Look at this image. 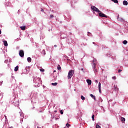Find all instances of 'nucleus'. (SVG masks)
Instances as JSON below:
<instances>
[{"label":"nucleus","mask_w":128,"mask_h":128,"mask_svg":"<svg viewBox=\"0 0 128 128\" xmlns=\"http://www.w3.org/2000/svg\"><path fill=\"white\" fill-rule=\"evenodd\" d=\"M57 112V111H56V110H55V111H54V112Z\"/></svg>","instance_id":"864d4df0"},{"label":"nucleus","mask_w":128,"mask_h":128,"mask_svg":"<svg viewBox=\"0 0 128 128\" xmlns=\"http://www.w3.org/2000/svg\"><path fill=\"white\" fill-rule=\"evenodd\" d=\"M40 128V127L38 126V128Z\"/></svg>","instance_id":"5fc2aeb1"},{"label":"nucleus","mask_w":128,"mask_h":128,"mask_svg":"<svg viewBox=\"0 0 128 128\" xmlns=\"http://www.w3.org/2000/svg\"><path fill=\"white\" fill-rule=\"evenodd\" d=\"M11 102L15 106H18V104H20V100H18L17 101H16V98H14Z\"/></svg>","instance_id":"7ed1b4c3"},{"label":"nucleus","mask_w":128,"mask_h":128,"mask_svg":"<svg viewBox=\"0 0 128 128\" xmlns=\"http://www.w3.org/2000/svg\"><path fill=\"white\" fill-rule=\"evenodd\" d=\"M52 86H58V82L52 83Z\"/></svg>","instance_id":"5701e85b"},{"label":"nucleus","mask_w":128,"mask_h":128,"mask_svg":"<svg viewBox=\"0 0 128 128\" xmlns=\"http://www.w3.org/2000/svg\"><path fill=\"white\" fill-rule=\"evenodd\" d=\"M92 120H94V115L93 114L92 116Z\"/></svg>","instance_id":"cd10ccee"},{"label":"nucleus","mask_w":128,"mask_h":128,"mask_svg":"<svg viewBox=\"0 0 128 128\" xmlns=\"http://www.w3.org/2000/svg\"><path fill=\"white\" fill-rule=\"evenodd\" d=\"M40 72H44V69H40Z\"/></svg>","instance_id":"e433bc0d"},{"label":"nucleus","mask_w":128,"mask_h":128,"mask_svg":"<svg viewBox=\"0 0 128 128\" xmlns=\"http://www.w3.org/2000/svg\"><path fill=\"white\" fill-rule=\"evenodd\" d=\"M123 4H124V6H128V1L124 0L123 1Z\"/></svg>","instance_id":"ddd939ff"},{"label":"nucleus","mask_w":128,"mask_h":128,"mask_svg":"<svg viewBox=\"0 0 128 128\" xmlns=\"http://www.w3.org/2000/svg\"><path fill=\"white\" fill-rule=\"evenodd\" d=\"M11 4H12L10 2L6 3V8H8V6L10 7Z\"/></svg>","instance_id":"4468645a"},{"label":"nucleus","mask_w":128,"mask_h":128,"mask_svg":"<svg viewBox=\"0 0 128 128\" xmlns=\"http://www.w3.org/2000/svg\"><path fill=\"white\" fill-rule=\"evenodd\" d=\"M93 44H94V42H92Z\"/></svg>","instance_id":"de8ad7c7"},{"label":"nucleus","mask_w":128,"mask_h":128,"mask_svg":"<svg viewBox=\"0 0 128 128\" xmlns=\"http://www.w3.org/2000/svg\"><path fill=\"white\" fill-rule=\"evenodd\" d=\"M42 54H43L44 56H46V50H42Z\"/></svg>","instance_id":"393cba45"},{"label":"nucleus","mask_w":128,"mask_h":128,"mask_svg":"<svg viewBox=\"0 0 128 128\" xmlns=\"http://www.w3.org/2000/svg\"><path fill=\"white\" fill-rule=\"evenodd\" d=\"M92 68L94 73L96 74V72H98V68H96V59L94 58L92 60Z\"/></svg>","instance_id":"f03ea898"},{"label":"nucleus","mask_w":128,"mask_h":128,"mask_svg":"<svg viewBox=\"0 0 128 128\" xmlns=\"http://www.w3.org/2000/svg\"><path fill=\"white\" fill-rule=\"evenodd\" d=\"M96 128H100V126L98 124L96 125Z\"/></svg>","instance_id":"72a5a7b5"},{"label":"nucleus","mask_w":128,"mask_h":128,"mask_svg":"<svg viewBox=\"0 0 128 128\" xmlns=\"http://www.w3.org/2000/svg\"><path fill=\"white\" fill-rule=\"evenodd\" d=\"M74 76V70H69V72H68V80L72 78V76Z\"/></svg>","instance_id":"20e7f679"},{"label":"nucleus","mask_w":128,"mask_h":128,"mask_svg":"<svg viewBox=\"0 0 128 128\" xmlns=\"http://www.w3.org/2000/svg\"><path fill=\"white\" fill-rule=\"evenodd\" d=\"M19 55L21 58H24V50H20L19 52Z\"/></svg>","instance_id":"0eeeda50"},{"label":"nucleus","mask_w":128,"mask_h":128,"mask_svg":"<svg viewBox=\"0 0 128 128\" xmlns=\"http://www.w3.org/2000/svg\"><path fill=\"white\" fill-rule=\"evenodd\" d=\"M2 81L0 82V86H2Z\"/></svg>","instance_id":"58836bf2"},{"label":"nucleus","mask_w":128,"mask_h":128,"mask_svg":"<svg viewBox=\"0 0 128 128\" xmlns=\"http://www.w3.org/2000/svg\"><path fill=\"white\" fill-rule=\"evenodd\" d=\"M66 38V35L64 34H62L61 35V38Z\"/></svg>","instance_id":"2eb2a0df"},{"label":"nucleus","mask_w":128,"mask_h":128,"mask_svg":"<svg viewBox=\"0 0 128 128\" xmlns=\"http://www.w3.org/2000/svg\"><path fill=\"white\" fill-rule=\"evenodd\" d=\"M91 10H93L94 12H98V14L99 12H100V10H98V8L95 6H91Z\"/></svg>","instance_id":"39448f33"},{"label":"nucleus","mask_w":128,"mask_h":128,"mask_svg":"<svg viewBox=\"0 0 128 128\" xmlns=\"http://www.w3.org/2000/svg\"><path fill=\"white\" fill-rule=\"evenodd\" d=\"M5 118H6V120H7L6 116H5Z\"/></svg>","instance_id":"8fccbe9b"},{"label":"nucleus","mask_w":128,"mask_h":128,"mask_svg":"<svg viewBox=\"0 0 128 128\" xmlns=\"http://www.w3.org/2000/svg\"><path fill=\"white\" fill-rule=\"evenodd\" d=\"M86 82L88 83V86H90V84H92V80L88 79L86 80Z\"/></svg>","instance_id":"1a4fd4ad"},{"label":"nucleus","mask_w":128,"mask_h":128,"mask_svg":"<svg viewBox=\"0 0 128 128\" xmlns=\"http://www.w3.org/2000/svg\"><path fill=\"white\" fill-rule=\"evenodd\" d=\"M54 18V15H52V14H50V18Z\"/></svg>","instance_id":"2f4dec72"},{"label":"nucleus","mask_w":128,"mask_h":128,"mask_svg":"<svg viewBox=\"0 0 128 128\" xmlns=\"http://www.w3.org/2000/svg\"><path fill=\"white\" fill-rule=\"evenodd\" d=\"M81 100H86V98H84V96H82Z\"/></svg>","instance_id":"b1692460"},{"label":"nucleus","mask_w":128,"mask_h":128,"mask_svg":"<svg viewBox=\"0 0 128 128\" xmlns=\"http://www.w3.org/2000/svg\"><path fill=\"white\" fill-rule=\"evenodd\" d=\"M54 46V48H56V47L58 46H56V44H55V45Z\"/></svg>","instance_id":"37998d69"},{"label":"nucleus","mask_w":128,"mask_h":128,"mask_svg":"<svg viewBox=\"0 0 128 128\" xmlns=\"http://www.w3.org/2000/svg\"><path fill=\"white\" fill-rule=\"evenodd\" d=\"M112 2H114L115 4H118V0H111Z\"/></svg>","instance_id":"aec40b11"},{"label":"nucleus","mask_w":128,"mask_h":128,"mask_svg":"<svg viewBox=\"0 0 128 128\" xmlns=\"http://www.w3.org/2000/svg\"><path fill=\"white\" fill-rule=\"evenodd\" d=\"M88 36H92V33L88 32Z\"/></svg>","instance_id":"bb28decb"},{"label":"nucleus","mask_w":128,"mask_h":128,"mask_svg":"<svg viewBox=\"0 0 128 128\" xmlns=\"http://www.w3.org/2000/svg\"><path fill=\"white\" fill-rule=\"evenodd\" d=\"M57 68H58V70H60L62 69V68L60 67V66H58V67H57Z\"/></svg>","instance_id":"c756f323"},{"label":"nucleus","mask_w":128,"mask_h":128,"mask_svg":"<svg viewBox=\"0 0 128 128\" xmlns=\"http://www.w3.org/2000/svg\"><path fill=\"white\" fill-rule=\"evenodd\" d=\"M8 62H10V60H4L5 64H8Z\"/></svg>","instance_id":"c85d7f7f"},{"label":"nucleus","mask_w":128,"mask_h":128,"mask_svg":"<svg viewBox=\"0 0 128 128\" xmlns=\"http://www.w3.org/2000/svg\"><path fill=\"white\" fill-rule=\"evenodd\" d=\"M96 82H98V80H96Z\"/></svg>","instance_id":"603ef678"},{"label":"nucleus","mask_w":128,"mask_h":128,"mask_svg":"<svg viewBox=\"0 0 128 128\" xmlns=\"http://www.w3.org/2000/svg\"><path fill=\"white\" fill-rule=\"evenodd\" d=\"M101 102H102V99L101 100Z\"/></svg>","instance_id":"09e8293b"},{"label":"nucleus","mask_w":128,"mask_h":128,"mask_svg":"<svg viewBox=\"0 0 128 128\" xmlns=\"http://www.w3.org/2000/svg\"><path fill=\"white\" fill-rule=\"evenodd\" d=\"M2 34V30H0V34Z\"/></svg>","instance_id":"a18cd8bd"},{"label":"nucleus","mask_w":128,"mask_h":128,"mask_svg":"<svg viewBox=\"0 0 128 128\" xmlns=\"http://www.w3.org/2000/svg\"><path fill=\"white\" fill-rule=\"evenodd\" d=\"M40 11L41 12H44V9L42 8Z\"/></svg>","instance_id":"c03bdc74"},{"label":"nucleus","mask_w":128,"mask_h":128,"mask_svg":"<svg viewBox=\"0 0 128 128\" xmlns=\"http://www.w3.org/2000/svg\"><path fill=\"white\" fill-rule=\"evenodd\" d=\"M98 14L100 16H101V18H108V16H106L104 14L102 13L101 11L98 12Z\"/></svg>","instance_id":"423d86ee"},{"label":"nucleus","mask_w":128,"mask_h":128,"mask_svg":"<svg viewBox=\"0 0 128 128\" xmlns=\"http://www.w3.org/2000/svg\"><path fill=\"white\" fill-rule=\"evenodd\" d=\"M20 28L22 30H26V26H21Z\"/></svg>","instance_id":"a211bd4d"},{"label":"nucleus","mask_w":128,"mask_h":128,"mask_svg":"<svg viewBox=\"0 0 128 128\" xmlns=\"http://www.w3.org/2000/svg\"><path fill=\"white\" fill-rule=\"evenodd\" d=\"M122 70L120 69V70H118V72H122Z\"/></svg>","instance_id":"4c0bfd02"},{"label":"nucleus","mask_w":128,"mask_h":128,"mask_svg":"<svg viewBox=\"0 0 128 128\" xmlns=\"http://www.w3.org/2000/svg\"><path fill=\"white\" fill-rule=\"evenodd\" d=\"M90 96H91L92 98H93L94 100H96V96H94V94H90Z\"/></svg>","instance_id":"f3484780"},{"label":"nucleus","mask_w":128,"mask_h":128,"mask_svg":"<svg viewBox=\"0 0 128 128\" xmlns=\"http://www.w3.org/2000/svg\"><path fill=\"white\" fill-rule=\"evenodd\" d=\"M60 114H64V112L62 111V110H61L60 111Z\"/></svg>","instance_id":"f704fd0d"},{"label":"nucleus","mask_w":128,"mask_h":128,"mask_svg":"<svg viewBox=\"0 0 128 128\" xmlns=\"http://www.w3.org/2000/svg\"><path fill=\"white\" fill-rule=\"evenodd\" d=\"M76 0H71V6H72V4H76Z\"/></svg>","instance_id":"9d476101"},{"label":"nucleus","mask_w":128,"mask_h":128,"mask_svg":"<svg viewBox=\"0 0 128 128\" xmlns=\"http://www.w3.org/2000/svg\"><path fill=\"white\" fill-rule=\"evenodd\" d=\"M122 44H128V41H126V40H124L123 41Z\"/></svg>","instance_id":"4be33fe9"},{"label":"nucleus","mask_w":128,"mask_h":128,"mask_svg":"<svg viewBox=\"0 0 128 128\" xmlns=\"http://www.w3.org/2000/svg\"><path fill=\"white\" fill-rule=\"evenodd\" d=\"M70 124H68V123H67L66 124V126L67 127V128H70Z\"/></svg>","instance_id":"7c9ffc66"},{"label":"nucleus","mask_w":128,"mask_h":128,"mask_svg":"<svg viewBox=\"0 0 128 128\" xmlns=\"http://www.w3.org/2000/svg\"><path fill=\"white\" fill-rule=\"evenodd\" d=\"M18 66H16L14 68V72H18Z\"/></svg>","instance_id":"6ab92c4d"},{"label":"nucleus","mask_w":128,"mask_h":128,"mask_svg":"<svg viewBox=\"0 0 128 128\" xmlns=\"http://www.w3.org/2000/svg\"><path fill=\"white\" fill-rule=\"evenodd\" d=\"M120 120L121 122H126V118H124V117H122L120 118Z\"/></svg>","instance_id":"412c9836"},{"label":"nucleus","mask_w":128,"mask_h":128,"mask_svg":"<svg viewBox=\"0 0 128 128\" xmlns=\"http://www.w3.org/2000/svg\"><path fill=\"white\" fill-rule=\"evenodd\" d=\"M117 20H118L119 22H124V18H120V15H118Z\"/></svg>","instance_id":"6e6552de"},{"label":"nucleus","mask_w":128,"mask_h":128,"mask_svg":"<svg viewBox=\"0 0 128 128\" xmlns=\"http://www.w3.org/2000/svg\"><path fill=\"white\" fill-rule=\"evenodd\" d=\"M81 70H82V72H84V68H81Z\"/></svg>","instance_id":"79ce46f5"},{"label":"nucleus","mask_w":128,"mask_h":128,"mask_svg":"<svg viewBox=\"0 0 128 128\" xmlns=\"http://www.w3.org/2000/svg\"><path fill=\"white\" fill-rule=\"evenodd\" d=\"M64 48V46H62V44H61V48Z\"/></svg>","instance_id":"ea45409f"},{"label":"nucleus","mask_w":128,"mask_h":128,"mask_svg":"<svg viewBox=\"0 0 128 128\" xmlns=\"http://www.w3.org/2000/svg\"><path fill=\"white\" fill-rule=\"evenodd\" d=\"M20 12V10H18V12Z\"/></svg>","instance_id":"6e6d98bb"},{"label":"nucleus","mask_w":128,"mask_h":128,"mask_svg":"<svg viewBox=\"0 0 128 128\" xmlns=\"http://www.w3.org/2000/svg\"><path fill=\"white\" fill-rule=\"evenodd\" d=\"M101 86H102V84H100V82H98V88H100Z\"/></svg>","instance_id":"a878e982"},{"label":"nucleus","mask_w":128,"mask_h":128,"mask_svg":"<svg viewBox=\"0 0 128 128\" xmlns=\"http://www.w3.org/2000/svg\"><path fill=\"white\" fill-rule=\"evenodd\" d=\"M20 116L22 118H24V115L22 114H20Z\"/></svg>","instance_id":"c9c22d12"},{"label":"nucleus","mask_w":128,"mask_h":128,"mask_svg":"<svg viewBox=\"0 0 128 128\" xmlns=\"http://www.w3.org/2000/svg\"><path fill=\"white\" fill-rule=\"evenodd\" d=\"M27 60H28V62H32V58H30V57L28 58Z\"/></svg>","instance_id":"dca6fc26"},{"label":"nucleus","mask_w":128,"mask_h":128,"mask_svg":"<svg viewBox=\"0 0 128 128\" xmlns=\"http://www.w3.org/2000/svg\"><path fill=\"white\" fill-rule=\"evenodd\" d=\"M56 72V70H54V72Z\"/></svg>","instance_id":"3c124183"},{"label":"nucleus","mask_w":128,"mask_h":128,"mask_svg":"<svg viewBox=\"0 0 128 128\" xmlns=\"http://www.w3.org/2000/svg\"><path fill=\"white\" fill-rule=\"evenodd\" d=\"M33 82L35 88H38L40 84H42V80L40 78H38L36 76L33 78Z\"/></svg>","instance_id":"f257e3e1"},{"label":"nucleus","mask_w":128,"mask_h":128,"mask_svg":"<svg viewBox=\"0 0 128 128\" xmlns=\"http://www.w3.org/2000/svg\"><path fill=\"white\" fill-rule=\"evenodd\" d=\"M2 98H4V94L0 91V100Z\"/></svg>","instance_id":"f8f14e48"},{"label":"nucleus","mask_w":128,"mask_h":128,"mask_svg":"<svg viewBox=\"0 0 128 128\" xmlns=\"http://www.w3.org/2000/svg\"><path fill=\"white\" fill-rule=\"evenodd\" d=\"M112 80H116V77L115 76L112 77Z\"/></svg>","instance_id":"473e14b6"},{"label":"nucleus","mask_w":128,"mask_h":128,"mask_svg":"<svg viewBox=\"0 0 128 128\" xmlns=\"http://www.w3.org/2000/svg\"><path fill=\"white\" fill-rule=\"evenodd\" d=\"M8 128H14V127L11 126V127H9Z\"/></svg>","instance_id":"49530a36"},{"label":"nucleus","mask_w":128,"mask_h":128,"mask_svg":"<svg viewBox=\"0 0 128 128\" xmlns=\"http://www.w3.org/2000/svg\"><path fill=\"white\" fill-rule=\"evenodd\" d=\"M4 42V46H8V42H6V40H4L3 42Z\"/></svg>","instance_id":"9b49d317"},{"label":"nucleus","mask_w":128,"mask_h":128,"mask_svg":"<svg viewBox=\"0 0 128 128\" xmlns=\"http://www.w3.org/2000/svg\"><path fill=\"white\" fill-rule=\"evenodd\" d=\"M98 90H99V92H100H100H102V90H100V88H98Z\"/></svg>","instance_id":"a19ab883"}]
</instances>
